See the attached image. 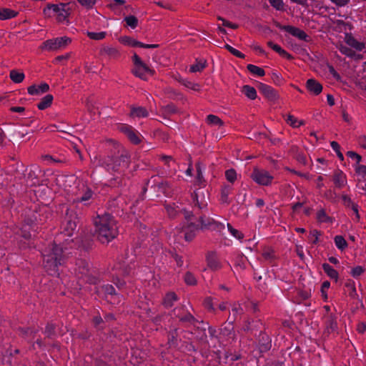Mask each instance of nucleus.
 <instances>
[{
  "mask_svg": "<svg viewBox=\"0 0 366 366\" xmlns=\"http://www.w3.org/2000/svg\"><path fill=\"white\" fill-rule=\"evenodd\" d=\"M43 254V265L49 275H59V267L66 263L64 247L54 242Z\"/></svg>",
  "mask_w": 366,
  "mask_h": 366,
  "instance_id": "f03ea898",
  "label": "nucleus"
},
{
  "mask_svg": "<svg viewBox=\"0 0 366 366\" xmlns=\"http://www.w3.org/2000/svg\"><path fill=\"white\" fill-rule=\"evenodd\" d=\"M270 5L278 11H284V3L282 0H268Z\"/></svg>",
  "mask_w": 366,
  "mask_h": 366,
  "instance_id": "0e129e2a",
  "label": "nucleus"
},
{
  "mask_svg": "<svg viewBox=\"0 0 366 366\" xmlns=\"http://www.w3.org/2000/svg\"><path fill=\"white\" fill-rule=\"evenodd\" d=\"M124 21L127 26H130L132 29H135L138 25V19L133 15L127 16L124 18Z\"/></svg>",
  "mask_w": 366,
  "mask_h": 366,
  "instance_id": "603ef678",
  "label": "nucleus"
},
{
  "mask_svg": "<svg viewBox=\"0 0 366 366\" xmlns=\"http://www.w3.org/2000/svg\"><path fill=\"white\" fill-rule=\"evenodd\" d=\"M232 190V187L229 185H224L221 189V197L220 201L222 203H225L229 204L230 203V200L229 199V194H230Z\"/></svg>",
  "mask_w": 366,
  "mask_h": 366,
  "instance_id": "ea45409f",
  "label": "nucleus"
},
{
  "mask_svg": "<svg viewBox=\"0 0 366 366\" xmlns=\"http://www.w3.org/2000/svg\"><path fill=\"white\" fill-rule=\"evenodd\" d=\"M177 300L178 297L176 293L174 292H169L164 296L162 304L166 308H169L172 307L174 302Z\"/></svg>",
  "mask_w": 366,
  "mask_h": 366,
  "instance_id": "7c9ffc66",
  "label": "nucleus"
},
{
  "mask_svg": "<svg viewBox=\"0 0 366 366\" xmlns=\"http://www.w3.org/2000/svg\"><path fill=\"white\" fill-rule=\"evenodd\" d=\"M24 222L26 225L32 227L33 225L41 222L42 219L40 218V214H38L37 210H34L31 214L26 215Z\"/></svg>",
  "mask_w": 366,
  "mask_h": 366,
  "instance_id": "4be33fe9",
  "label": "nucleus"
},
{
  "mask_svg": "<svg viewBox=\"0 0 366 366\" xmlns=\"http://www.w3.org/2000/svg\"><path fill=\"white\" fill-rule=\"evenodd\" d=\"M113 164L112 169L117 170V167H127L129 163V156L126 154H122L119 156H108Z\"/></svg>",
  "mask_w": 366,
  "mask_h": 366,
  "instance_id": "ddd939ff",
  "label": "nucleus"
},
{
  "mask_svg": "<svg viewBox=\"0 0 366 366\" xmlns=\"http://www.w3.org/2000/svg\"><path fill=\"white\" fill-rule=\"evenodd\" d=\"M307 89L315 95H319L322 91V85L315 79H309L306 81Z\"/></svg>",
  "mask_w": 366,
  "mask_h": 366,
  "instance_id": "f3484780",
  "label": "nucleus"
},
{
  "mask_svg": "<svg viewBox=\"0 0 366 366\" xmlns=\"http://www.w3.org/2000/svg\"><path fill=\"white\" fill-rule=\"evenodd\" d=\"M162 109L165 114H174L178 112L177 107L173 103H170L166 106L162 107Z\"/></svg>",
  "mask_w": 366,
  "mask_h": 366,
  "instance_id": "6e6d98bb",
  "label": "nucleus"
},
{
  "mask_svg": "<svg viewBox=\"0 0 366 366\" xmlns=\"http://www.w3.org/2000/svg\"><path fill=\"white\" fill-rule=\"evenodd\" d=\"M175 79L183 84L184 86L192 89L194 91L199 90V84L193 83L190 81H188L187 79H184L179 74L175 77Z\"/></svg>",
  "mask_w": 366,
  "mask_h": 366,
  "instance_id": "58836bf2",
  "label": "nucleus"
},
{
  "mask_svg": "<svg viewBox=\"0 0 366 366\" xmlns=\"http://www.w3.org/2000/svg\"><path fill=\"white\" fill-rule=\"evenodd\" d=\"M82 194L81 196L77 197L74 202H84V204L86 206H89L92 204L90 200H94L97 197V194L94 192V191L86 185H83L82 188Z\"/></svg>",
  "mask_w": 366,
  "mask_h": 366,
  "instance_id": "9b49d317",
  "label": "nucleus"
},
{
  "mask_svg": "<svg viewBox=\"0 0 366 366\" xmlns=\"http://www.w3.org/2000/svg\"><path fill=\"white\" fill-rule=\"evenodd\" d=\"M100 55H107L109 57L117 59L120 56L119 51L114 47L103 46L99 51Z\"/></svg>",
  "mask_w": 366,
  "mask_h": 366,
  "instance_id": "cd10ccee",
  "label": "nucleus"
},
{
  "mask_svg": "<svg viewBox=\"0 0 366 366\" xmlns=\"http://www.w3.org/2000/svg\"><path fill=\"white\" fill-rule=\"evenodd\" d=\"M77 242L79 243V248L85 252H89L93 248L94 241L91 234H85L79 240H77Z\"/></svg>",
  "mask_w": 366,
  "mask_h": 366,
  "instance_id": "a211bd4d",
  "label": "nucleus"
},
{
  "mask_svg": "<svg viewBox=\"0 0 366 366\" xmlns=\"http://www.w3.org/2000/svg\"><path fill=\"white\" fill-rule=\"evenodd\" d=\"M199 221L200 222L201 226L197 224L194 222H189L187 224H184L182 228V232H185L184 233V239L187 242H191L194 239L196 236L195 231L198 230L199 228L201 229H207L209 227L215 223V221L212 219H208L206 222L204 219V216H200L199 218Z\"/></svg>",
  "mask_w": 366,
  "mask_h": 366,
  "instance_id": "7ed1b4c3",
  "label": "nucleus"
},
{
  "mask_svg": "<svg viewBox=\"0 0 366 366\" xmlns=\"http://www.w3.org/2000/svg\"><path fill=\"white\" fill-rule=\"evenodd\" d=\"M184 280L186 285L189 286H194L197 284V280L194 274L189 271L187 272L184 277Z\"/></svg>",
  "mask_w": 366,
  "mask_h": 366,
  "instance_id": "09e8293b",
  "label": "nucleus"
},
{
  "mask_svg": "<svg viewBox=\"0 0 366 366\" xmlns=\"http://www.w3.org/2000/svg\"><path fill=\"white\" fill-rule=\"evenodd\" d=\"M247 69L250 73L255 74L258 76H264L265 75V71L262 68L255 66L254 64H247Z\"/></svg>",
  "mask_w": 366,
  "mask_h": 366,
  "instance_id": "de8ad7c7",
  "label": "nucleus"
},
{
  "mask_svg": "<svg viewBox=\"0 0 366 366\" xmlns=\"http://www.w3.org/2000/svg\"><path fill=\"white\" fill-rule=\"evenodd\" d=\"M18 330L19 331V335L23 337H26L29 335H31L34 337L36 333V330L31 327H19Z\"/></svg>",
  "mask_w": 366,
  "mask_h": 366,
  "instance_id": "3c124183",
  "label": "nucleus"
},
{
  "mask_svg": "<svg viewBox=\"0 0 366 366\" xmlns=\"http://www.w3.org/2000/svg\"><path fill=\"white\" fill-rule=\"evenodd\" d=\"M337 328V324L336 321V317L335 315H330L327 317L326 321V331L327 333H330L331 332H334Z\"/></svg>",
  "mask_w": 366,
  "mask_h": 366,
  "instance_id": "473e14b6",
  "label": "nucleus"
},
{
  "mask_svg": "<svg viewBox=\"0 0 366 366\" xmlns=\"http://www.w3.org/2000/svg\"><path fill=\"white\" fill-rule=\"evenodd\" d=\"M330 282L327 280L323 282L321 285L320 290H321L322 297L324 301H327V290L330 288Z\"/></svg>",
  "mask_w": 366,
  "mask_h": 366,
  "instance_id": "e2e57ef3",
  "label": "nucleus"
},
{
  "mask_svg": "<svg viewBox=\"0 0 366 366\" xmlns=\"http://www.w3.org/2000/svg\"><path fill=\"white\" fill-rule=\"evenodd\" d=\"M206 122L209 125H218L222 127L224 124V122L219 117L214 114H209L207 117Z\"/></svg>",
  "mask_w": 366,
  "mask_h": 366,
  "instance_id": "49530a36",
  "label": "nucleus"
},
{
  "mask_svg": "<svg viewBox=\"0 0 366 366\" xmlns=\"http://www.w3.org/2000/svg\"><path fill=\"white\" fill-rule=\"evenodd\" d=\"M56 325L52 322H48L45 327L44 333L46 335V337L49 339H54L56 335Z\"/></svg>",
  "mask_w": 366,
  "mask_h": 366,
  "instance_id": "37998d69",
  "label": "nucleus"
},
{
  "mask_svg": "<svg viewBox=\"0 0 366 366\" xmlns=\"http://www.w3.org/2000/svg\"><path fill=\"white\" fill-rule=\"evenodd\" d=\"M317 220L319 222L332 223L333 218L328 216L324 209H321L317 213Z\"/></svg>",
  "mask_w": 366,
  "mask_h": 366,
  "instance_id": "79ce46f5",
  "label": "nucleus"
},
{
  "mask_svg": "<svg viewBox=\"0 0 366 366\" xmlns=\"http://www.w3.org/2000/svg\"><path fill=\"white\" fill-rule=\"evenodd\" d=\"M134 64V68L132 69V73L137 77L143 80H147V75L153 76L155 74L154 69H150L134 52L132 57Z\"/></svg>",
  "mask_w": 366,
  "mask_h": 366,
  "instance_id": "20e7f679",
  "label": "nucleus"
},
{
  "mask_svg": "<svg viewBox=\"0 0 366 366\" xmlns=\"http://www.w3.org/2000/svg\"><path fill=\"white\" fill-rule=\"evenodd\" d=\"M199 196L201 197L199 209H204L207 207V202L209 199V192L207 189H199Z\"/></svg>",
  "mask_w": 366,
  "mask_h": 366,
  "instance_id": "72a5a7b5",
  "label": "nucleus"
},
{
  "mask_svg": "<svg viewBox=\"0 0 366 366\" xmlns=\"http://www.w3.org/2000/svg\"><path fill=\"white\" fill-rule=\"evenodd\" d=\"M206 261L207 266L212 270H217L221 268V263L219 262L217 253L214 251H209L207 253Z\"/></svg>",
  "mask_w": 366,
  "mask_h": 366,
  "instance_id": "4468645a",
  "label": "nucleus"
},
{
  "mask_svg": "<svg viewBox=\"0 0 366 366\" xmlns=\"http://www.w3.org/2000/svg\"><path fill=\"white\" fill-rule=\"evenodd\" d=\"M322 267L324 272L330 279L334 280L336 282L338 281V272L336 269H335L331 265H330L328 263H323L322 264Z\"/></svg>",
  "mask_w": 366,
  "mask_h": 366,
  "instance_id": "b1692460",
  "label": "nucleus"
},
{
  "mask_svg": "<svg viewBox=\"0 0 366 366\" xmlns=\"http://www.w3.org/2000/svg\"><path fill=\"white\" fill-rule=\"evenodd\" d=\"M334 241L336 247L341 251H344L348 247L347 242L342 235L335 236Z\"/></svg>",
  "mask_w": 366,
  "mask_h": 366,
  "instance_id": "a19ab883",
  "label": "nucleus"
},
{
  "mask_svg": "<svg viewBox=\"0 0 366 366\" xmlns=\"http://www.w3.org/2000/svg\"><path fill=\"white\" fill-rule=\"evenodd\" d=\"M71 42V39L67 36L57 37L55 39H48L43 42L41 49H47L54 51L61 48H64Z\"/></svg>",
  "mask_w": 366,
  "mask_h": 366,
  "instance_id": "423d86ee",
  "label": "nucleus"
},
{
  "mask_svg": "<svg viewBox=\"0 0 366 366\" xmlns=\"http://www.w3.org/2000/svg\"><path fill=\"white\" fill-rule=\"evenodd\" d=\"M224 48H225L228 51H229L232 54H233L234 56H237V57H239L240 59H244L245 58V55L242 53L241 51H238L237 49L233 48L232 46H231L230 45L226 44L224 46Z\"/></svg>",
  "mask_w": 366,
  "mask_h": 366,
  "instance_id": "13d9d810",
  "label": "nucleus"
},
{
  "mask_svg": "<svg viewBox=\"0 0 366 366\" xmlns=\"http://www.w3.org/2000/svg\"><path fill=\"white\" fill-rule=\"evenodd\" d=\"M257 347L259 353L263 354L270 350L272 340L269 336L264 332L261 331L257 338Z\"/></svg>",
  "mask_w": 366,
  "mask_h": 366,
  "instance_id": "9d476101",
  "label": "nucleus"
},
{
  "mask_svg": "<svg viewBox=\"0 0 366 366\" xmlns=\"http://www.w3.org/2000/svg\"><path fill=\"white\" fill-rule=\"evenodd\" d=\"M79 220L76 213L74 210L67 209L63 221V232L65 235L71 237L76 230Z\"/></svg>",
  "mask_w": 366,
  "mask_h": 366,
  "instance_id": "39448f33",
  "label": "nucleus"
},
{
  "mask_svg": "<svg viewBox=\"0 0 366 366\" xmlns=\"http://www.w3.org/2000/svg\"><path fill=\"white\" fill-rule=\"evenodd\" d=\"M197 170L196 184L201 186L205 182L202 171V163L198 162L195 164Z\"/></svg>",
  "mask_w": 366,
  "mask_h": 366,
  "instance_id": "a18cd8bd",
  "label": "nucleus"
},
{
  "mask_svg": "<svg viewBox=\"0 0 366 366\" xmlns=\"http://www.w3.org/2000/svg\"><path fill=\"white\" fill-rule=\"evenodd\" d=\"M84 277H85V282L89 285H97L100 282L98 277L90 274L89 272L88 274H85Z\"/></svg>",
  "mask_w": 366,
  "mask_h": 366,
  "instance_id": "bf43d9fd",
  "label": "nucleus"
},
{
  "mask_svg": "<svg viewBox=\"0 0 366 366\" xmlns=\"http://www.w3.org/2000/svg\"><path fill=\"white\" fill-rule=\"evenodd\" d=\"M119 41L122 44L132 47H140L141 45V41H139L129 36H121L119 37Z\"/></svg>",
  "mask_w": 366,
  "mask_h": 366,
  "instance_id": "2f4dec72",
  "label": "nucleus"
},
{
  "mask_svg": "<svg viewBox=\"0 0 366 366\" xmlns=\"http://www.w3.org/2000/svg\"><path fill=\"white\" fill-rule=\"evenodd\" d=\"M242 92L251 100L255 99L257 97L256 89L249 85H244L242 87Z\"/></svg>",
  "mask_w": 366,
  "mask_h": 366,
  "instance_id": "e433bc0d",
  "label": "nucleus"
},
{
  "mask_svg": "<svg viewBox=\"0 0 366 366\" xmlns=\"http://www.w3.org/2000/svg\"><path fill=\"white\" fill-rule=\"evenodd\" d=\"M49 90V85L47 83H41L39 86L33 84L27 88V92L30 95H39L46 93Z\"/></svg>",
  "mask_w": 366,
  "mask_h": 366,
  "instance_id": "aec40b11",
  "label": "nucleus"
},
{
  "mask_svg": "<svg viewBox=\"0 0 366 366\" xmlns=\"http://www.w3.org/2000/svg\"><path fill=\"white\" fill-rule=\"evenodd\" d=\"M257 89L259 92L270 102H275L280 98L278 92L272 88L271 86L266 84L259 82L257 84Z\"/></svg>",
  "mask_w": 366,
  "mask_h": 366,
  "instance_id": "1a4fd4ad",
  "label": "nucleus"
},
{
  "mask_svg": "<svg viewBox=\"0 0 366 366\" xmlns=\"http://www.w3.org/2000/svg\"><path fill=\"white\" fill-rule=\"evenodd\" d=\"M219 334L228 339H234L235 332L233 325V321H229L223 324L220 328Z\"/></svg>",
  "mask_w": 366,
  "mask_h": 366,
  "instance_id": "dca6fc26",
  "label": "nucleus"
},
{
  "mask_svg": "<svg viewBox=\"0 0 366 366\" xmlns=\"http://www.w3.org/2000/svg\"><path fill=\"white\" fill-rule=\"evenodd\" d=\"M338 49L342 54H345L348 57H352L356 55V52L355 51L342 44H340V46H338Z\"/></svg>",
  "mask_w": 366,
  "mask_h": 366,
  "instance_id": "4d7b16f0",
  "label": "nucleus"
},
{
  "mask_svg": "<svg viewBox=\"0 0 366 366\" xmlns=\"http://www.w3.org/2000/svg\"><path fill=\"white\" fill-rule=\"evenodd\" d=\"M220 351H212L211 356L209 357L208 366H219L221 364Z\"/></svg>",
  "mask_w": 366,
  "mask_h": 366,
  "instance_id": "4c0bfd02",
  "label": "nucleus"
},
{
  "mask_svg": "<svg viewBox=\"0 0 366 366\" xmlns=\"http://www.w3.org/2000/svg\"><path fill=\"white\" fill-rule=\"evenodd\" d=\"M87 36L93 40H101L105 38L107 33L105 31L101 32H93V31H87Z\"/></svg>",
  "mask_w": 366,
  "mask_h": 366,
  "instance_id": "864d4df0",
  "label": "nucleus"
},
{
  "mask_svg": "<svg viewBox=\"0 0 366 366\" xmlns=\"http://www.w3.org/2000/svg\"><path fill=\"white\" fill-rule=\"evenodd\" d=\"M225 177L227 180L233 184L237 179V172L234 169H229L225 171Z\"/></svg>",
  "mask_w": 366,
  "mask_h": 366,
  "instance_id": "5fc2aeb1",
  "label": "nucleus"
},
{
  "mask_svg": "<svg viewBox=\"0 0 366 366\" xmlns=\"http://www.w3.org/2000/svg\"><path fill=\"white\" fill-rule=\"evenodd\" d=\"M330 145L333 150L336 152L337 157L340 159V161L344 160V156L342 153L340 151V146L338 144V142L335 141H332L330 142Z\"/></svg>",
  "mask_w": 366,
  "mask_h": 366,
  "instance_id": "052dcab7",
  "label": "nucleus"
},
{
  "mask_svg": "<svg viewBox=\"0 0 366 366\" xmlns=\"http://www.w3.org/2000/svg\"><path fill=\"white\" fill-rule=\"evenodd\" d=\"M157 176L153 175L151 177V179H153L154 185L152 186V188H154L155 192L157 193V196H159V194L162 193L165 196L169 195L170 191V184L167 181H156Z\"/></svg>",
  "mask_w": 366,
  "mask_h": 366,
  "instance_id": "f8f14e48",
  "label": "nucleus"
},
{
  "mask_svg": "<svg viewBox=\"0 0 366 366\" xmlns=\"http://www.w3.org/2000/svg\"><path fill=\"white\" fill-rule=\"evenodd\" d=\"M206 67V61L204 62L198 61L197 64L190 66L189 71L191 72L201 71Z\"/></svg>",
  "mask_w": 366,
  "mask_h": 366,
  "instance_id": "680f3d73",
  "label": "nucleus"
},
{
  "mask_svg": "<svg viewBox=\"0 0 366 366\" xmlns=\"http://www.w3.org/2000/svg\"><path fill=\"white\" fill-rule=\"evenodd\" d=\"M271 79L277 86H280L283 84L284 79L280 74L273 72L271 76Z\"/></svg>",
  "mask_w": 366,
  "mask_h": 366,
  "instance_id": "774afa93",
  "label": "nucleus"
},
{
  "mask_svg": "<svg viewBox=\"0 0 366 366\" xmlns=\"http://www.w3.org/2000/svg\"><path fill=\"white\" fill-rule=\"evenodd\" d=\"M273 24L281 30H284L293 36L298 38L300 40H303L306 42L310 41V36L302 29L291 25H282L279 21L272 19Z\"/></svg>",
  "mask_w": 366,
  "mask_h": 366,
  "instance_id": "0eeeda50",
  "label": "nucleus"
},
{
  "mask_svg": "<svg viewBox=\"0 0 366 366\" xmlns=\"http://www.w3.org/2000/svg\"><path fill=\"white\" fill-rule=\"evenodd\" d=\"M250 178L253 179L257 184L263 186H268L271 184L273 176L270 175L269 173L264 169H259L257 167H254Z\"/></svg>",
  "mask_w": 366,
  "mask_h": 366,
  "instance_id": "6e6552de",
  "label": "nucleus"
},
{
  "mask_svg": "<svg viewBox=\"0 0 366 366\" xmlns=\"http://www.w3.org/2000/svg\"><path fill=\"white\" fill-rule=\"evenodd\" d=\"M122 132L127 135L129 140L134 144H139L141 142L140 138L137 135L131 126H122L120 128Z\"/></svg>",
  "mask_w": 366,
  "mask_h": 366,
  "instance_id": "2eb2a0df",
  "label": "nucleus"
},
{
  "mask_svg": "<svg viewBox=\"0 0 366 366\" xmlns=\"http://www.w3.org/2000/svg\"><path fill=\"white\" fill-rule=\"evenodd\" d=\"M322 232L317 229H313L310 232L308 238L313 237L314 239L312 241L313 244H317L319 242V236H321Z\"/></svg>",
  "mask_w": 366,
  "mask_h": 366,
  "instance_id": "69168bd1",
  "label": "nucleus"
},
{
  "mask_svg": "<svg viewBox=\"0 0 366 366\" xmlns=\"http://www.w3.org/2000/svg\"><path fill=\"white\" fill-rule=\"evenodd\" d=\"M179 328L171 329L167 333V345L169 347L176 348L178 346Z\"/></svg>",
  "mask_w": 366,
  "mask_h": 366,
  "instance_id": "412c9836",
  "label": "nucleus"
},
{
  "mask_svg": "<svg viewBox=\"0 0 366 366\" xmlns=\"http://www.w3.org/2000/svg\"><path fill=\"white\" fill-rule=\"evenodd\" d=\"M76 271L82 276L88 274L89 272V263L82 259H78L76 262Z\"/></svg>",
  "mask_w": 366,
  "mask_h": 366,
  "instance_id": "c85d7f7f",
  "label": "nucleus"
},
{
  "mask_svg": "<svg viewBox=\"0 0 366 366\" xmlns=\"http://www.w3.org/2000/svg\"><path fill=\"white\" fill-rule=\"evenodd\" d=\"M95 234L97 239L102 244H108L115 239L118 234V227L114 217L109 213L105 212L98 215L94 220Z\"/></svg>",
  "mask_w": 366,
  "mask_h": 366,
  "instance_id": "f257e3e1",
  "label": "nucleus"
},
{
  "mask_svg": "<svg viewBox=\"0 0 366 366\" xmlns=\"http://www.w3.org/2000/svg\"><path fill=\"white\" fill-rule=\"evenodd\" d=\"M9 77L13 82L19 84L24 81L25 75L17 69H13L10 71Z\"/></svg>",
  "mask_w": 366,
  "mask_h": 366,
  "instance_id": "c9c22d12",
  "label": "nucleus"
},
{
  "mask_svg": "<svg viewBox=\"0 0 366 366\" xmlns=\"http://www.w3.org/2000/svg\"><path fill=\"white\" fill-rule=\"evenodd\" d=\"M111 357L109 355L102 354L94 359V364L95 366H111Z\"/></svg>",
  "mask_w": 366,
  "mask_h": 366,
  "instance_id": "c756f323",
  "label": "nucleus"
},
{
  "mask_svg": "<svg viewBox=\"0 0 366 366\" xmlns=\"http://www.w3.org/2000/svg\"><path fill=\"white\" fill-rule=\"evenodd\" d=\"M345 41L347 45L357 51H362L365 47V44L358 41L351 33H345Z\"/></svg>",
  "mask_w": 366,
  "mask_h": 366,
  "instance_id": "6ab92c4d",
  "label": "nucleus"
},
{
  "mask_svg": "<svg viewBox=\"0 0 366 366\" xmlns=\"http://www.w3.org/2000/svg\"><path fill=\"white\" fill-rule=\"evenodd\" d=\"M179 321L182 322H189V323H194L197 321L195 317L190 313L187 312L185 315L179 317Z\"/></svg>",
  "mask_w": 366,
  "mask_h": 366,
  "instance_id": "338daca9",
  "label": "nucleus"
},
{
  "mask_svg": "<svg viewBox=\"0 0 366 366\" xmlns=\"http://www.w3.org/2000/svg\"><path fill=\"white\" fill-rule=\"evenodd\" d=\"M149 113L145 107H132L130 116L131 117H148Z\"/></svg>",
  "mask_w": 366,
  "mask_h": 366,
  "instance_id": "f704fd0d",
  "label": "nucleus"
},
{
  "mask_svg": "<svg viewBox=\"0 0 366 366\" xmlns=\"http://www.w3.org/2000/svg\"><path fill=\"white\" fill-rule=\"evenodd\" d=\"M310 297V293L305 290H300L297 296L294 298L293 302L295 304H300L302 301L307 300Z\"/></svg>",
  "mask_w": 366,
  "mask_h": 366,
  "instance_id": "8fccbe9b",
  "label": "nucleus"
},
{
  "mask_svg": "<svg viewBox=\"0 0 366 366\" xmlns=\"http://www.w3.org/2000/svg\"><path fill=\"white\" fill-rule=\"evenodd\" d=\"M19 12L9 8H0V20H7L16 17Z\"/></svg>",
  "mask_w": 366,
  "mask_h": 366,
  "instance_id": "bb28decb",
  "label": "nucleus"
},
{
  "mask_svg": "<svg viewBox=\"0 0 366 366\" xmlns=\"http://www.w3.org/2000/svg\"><path fill=\"white\" fill-rule=\"evenodd\" d=\"M53 99V95L48 94L41 99V101L37 104L36 107L39 110H44L51 107Z\"/></svg>",
  "mask_w": 366,
  "mask_h": 366,
  "instance_id": "a878e982",
  "label": "nucleus"
},
{
  "mask_svg": "<svg viewBox=\"0 0 366 366\" xmlns=\"http://www.w3.org/2000/svg\"><path fill=\"white\" fill-rule=\"evenodd\" d=\"M101 290L104 293L106 299H107L108 297H110L111 301L118 295L115 288L112 285L107 284L102 285L101 287Z\"/></svg>",
  "mask_w": 366,
  "mask_h": 366,
  "instance_id": "393cba45",
  "label": "nucleus"
},
{
  "mask_svg": "<svg viewBox=\"0 0 366 366\" xmlns=\"http://www.w3.org/2000/svg\"><path fill=\"white\" fill-rule=\"evenodd\" d=\"M333 182L338 189L342 188L346 182V176L342 171L338 169L333 174Z\"/></svg>",
  "mask_w": 366,
  "mask_h": 366,
  "instance_id": "5701e85b",
  "label": "nucleus"
},
{
  "mask_svg": "<svg viewBox=\"0 0 366 366\" xmlns=\"http://www.w3.org/2000/svg\"><path fill=\"white\" fill-rule=\"evenodd\" d=\"M345 287L348 288V295L352 299L357 298V294L355 286V282L352 280H348L345 284Z\"/></svg>",
  "mask_w": 366,
  "mask_h": 366,
  "instance_id": "c03bdc74",
  "label": "nucleus"
}]
</instances>
